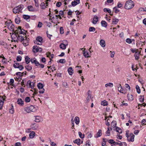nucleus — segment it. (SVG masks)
Listing matches in <instances>:
<instances>
[{
	"instance_id": "obj_56",
	"label": "nucleus",
	"mask_w": 146,
	"mask_h": 146,
	"mask_svg": "<svg viewBox=\"0 0 146 146\" xmlns=\"http://www.w3.org/2000/svg\"><path fill=\"white\" fill-rule=\"evenodd\" d=\"M35 4V6L37 7H38V8H39V5L38 3V0L34 1Z\"/></svg>"
},
{
	"instance_id": "obj_45",
	"label": "nucleus",
	"mask_w": 146,
	"mask_h": 146,
	"mask_svg": "<svg viewBox=\"0 0 146 146\" xmlns=\"http://www.w3.org/2000/svg\"><path fill=\"white\" fill-rule=\"evenodd\" d=\"M106 136H110V133L109 128H108V130L106 131Z\"/></svg>"
},
{
	"instance_id": "obj_60",
	"label": "nucleus",
	"mask_w": 146,
	"mask_h": 146,
	"mask_svg": "<svg viewBox=\"0 0 146 146\" xmlns=\"http://www.w3.org/2000/svg\"><path fill=\"white\" fill-rule=\"evenodd\" d=\"M141 98H139V100L141 102H143L144 101V98L143 97V96H141Z\"/></svg>"
},
{
	"instance_id": "obj_59",
	"label": "nucleus",
	"mask_w": 146,
	"mask_h": 146,
	"mask_svg": "<svg viewBox=\"0 0 146 146\" xmlns=\"http://www.w3.org/2000/svg\"><path fill=\"white\" fill-rule=\"evenodd\" d=\"M59 62L61 63H64L66 62L65 59H60L59 60Z\"/></svg>"
},
{
	"instance_id": "obj_17",
	"label": "nucleus",
	"mask_w": 146,
	"mask_h": 146,
	"mask_svg": "<svg viewBox=\"0 0 146 146\" xmlns=\"http://www.w3.org/2000/svg\"><path fill=\"white\" fill-rule=\"evenodd\" d=\"M102 131L101 129H99L98 130V132L96 134V135L95 136V137L96 138H97L98 137H100L102 135Z\"/></svg>"
},
{
	"instance_id": "obj_34",
	"label": "nucleus",
	"mask_w": 146,
	"mask_h": 146,
	"mask_svg": "<svg viewBox=\"0 0 146 146\" xmlns=\"http://www.w3.org/2000/svg\"><path fill=\"white\" fill-rule=\"evenodd\" d=\"M119 21V20L118 19H117L116 18H115L114 19H113L112 23L113 24H116L118 23Z\"/></svg>"
},
{
	"instance_id": "obj_64",
	"label": "nucleus",
	"mask_w": 146,
	"mask_h": 146,
	"mask_svg": "<svg viewBox=\"0 0 146 146\" xmlns=\"http://www.w3.org/2000/svg\"><path fill=\"white\" fill-rule=\"evenodd\" d=\"M86 144L87 145V146H90V140H88L86 142Z\"/></svg>"
},
{
	"instance_id": "obj_53",
	"label": "nucleus",
	"mask_w": 146,
	"mask_h": 146,
	"mask_svg": "<svg viewBox=\"0 0 146 146\" xmlns=\"http://www.w3.org/2000/svg\"><path fill=\"white\" fill-rule=\"evenodd\" d=\"M36 60V59L35 58H31L30 60V61L32 63H34Z\"/></svg>"
},
{
	"instance_id": "obj_28",
	"label": "nucleus",
	"mask_w": 146,
	"mask_h": 146,
	"mask_svg": "<svg viewBox=\"0 0 146 146\" xmlns=\"http://www.w3.org/2000/svg\"><path fill=\"white\" fill-rule=\"evenodd\" d=\"M23 19H25L27 21L28 19H29L30 18V16L27 15H23Z\"/></svg>"
},
{
	"instance_id": "obj_2",
	"label": "nucleus",
	"mask_w": 146,
	"mask_h": 146,
	"mask_svg": "<svg viewBox=\"0 0 146 146\" xmlns=\"http://www.w3.org/2000/svg\"><path fill=\"white\" fill-rule=\"evenodd\" d=\"M24 7V5L21 4L17 7H15L13 9V13H21Z\"/></svg>"
},
{
	"instance_id": "obj_16",
	"label": "nucleus",
	"mask_w": 146,
	"mask_h": 146,
	"mask_svg": "<svg viewBox=\"0 0 146 146\" xmlns=\"http://www.w3.org/2000/svg\"><path fill=\"white\" fill-rule=\"evenodd\" d=\"M100 44L101 46L103 47L105 46L106 44L105 41L103 39H101L100 41Z\"/></svg>"
},
{
	"instance_id": "obj_6",
	"label": "nucleus",
	"mask_w": 146,
	"mask_h": 146,
	"mask_svg": "<svg viewBox=\"0 0 146 146\" xmlns=\"http://www.w3.org/2000/svg\"><path fill=\"white\" fill-rule=\"evenodd\" d=\"M42 48L39 47L36 45L34 46L33 47V51L35 53L37 52H41L42 50Z\"/></svg>"
},
{
	"instance_id": "obj_47",
	"label": "nucleus",
	"mask_w": 146,
	"mask_h": 146,
	"mask_svg": "<svg viewBox=\"0 0 146 146\" xmlns=\"http://www.w3.org/2000/svg\"><path fill=\"white\" fill-rule=\"evenodd\" d=\"M83 54H84V56L85 57V58H87L89 56V54L88 52H84Z\"/></svg>"
},
{
	"instance_id": "obj_5",
	"label": "nucleus",
	"mask_w": 146,
	"mask_h": 146,
	"mask_svg": "<svg viewBox=\"0 0 146 146\" xmlns=\"http://www.w3.org/2000/svg\"><path fill=\"white\" fill-rule=\"evenodd\" d=\"M24 110L27 113H30L31 112H34L36 109L35 107L31 105L29 107H27L25 108Z\"/></svg>"
},
{
	"instance_id": "obj_41",
	"label": "nucleus",
	"mask_w": 146,
	"mask_h": 146,
	"mask_svg": "<svg viewBox=\"0 0 146 146\" xmlns=\"http://www.w3.org/2000/svg\"><path fill=\"white\" fill-rule=\"evenodd\" d=\"M78 135L82 139L84 138V137L85 135L84 134H82L81 132H79Z\"/></svg>"
},
{
	"instance_id": "obj_14",
	"label": "nucleus",
	"mask_w": 146,
	"mask_h": 146,
	"mask_svg": "<svg viewBox=\"0 0 146 146\" xmlns=\"http://www.w3.org/2000/svg\"><path fill=\"white\" fill-rule=\"evenodd\" d=\"M23 44L25 46H27L29 45V40L27 39L26 38L24 39V40H23Z\"/></svg>"
},
{
	"instance_id": "obj_23",
	"label": "nucleus",
	"mask_w": 146,
	"mask_h": 146,
	"mask_svg": "<svg viewBox=\"0 0 146 146\" xmlns=\"http://www.w3.org/2000/svg\"><path fill=\"white\" fill-rule=\"evenodd\" d=\"M36 40L40 42V43H42L43 39L42 37L40 36H38L36 37Z\"/></svg>"
},
{
	"instance_id": "obj_49",
	"label": "nucleus",
	"mask_w": 146,
	"mask_h": 146,
	"mask_svg": "<svg viewBox=\"0 0 146 146\" xmlns=\"http://www.w3.org/2000/svg\"><path fill=\"white\" fill-rule=\"evenodd\" d=\"M31 83H32V82H31V81L30 80H29L27 82V85H29V87L30 88H31V89H32L33 88H32V85H31Z\"/></svg>"
},
{
	"instance_id": "obj_8",
	"label": "nucleus",
	"mask_w": 146,
	"mask_h": 146,
	"mask_svg": "<svg viewBox=\"0 0 146 146\" xmlns=\"http://www.w3.org/2000/svg\"><path fill=\"white\" fill-rule=\"evenodd\" d=\"M27 9L29 11L31 12H35L37 11V10H35L33 7L31 5L28 6L27 7Z\"/></svg>"
},
{
	"instance_id": "obj_36",
	"label": "nucleus",
	"mask_w": 146,
	"mask_h": 146,
	"mask_svg": "<svg viewBox=\"0 0 146 146\" xmlns=\"http://www.w3.org/2000/svg\"><path fill=\"white\" fill-rule=\"evenodd\" d=\"M105 86L106 87H107L108 86L110 87H112L113 86V84L112 83H109L106 84Z\"/></svg>"
},
{
	"instance_id": "obj_44",
	"label": "nucleus",
	"mask_w": 146,
	"mask_h": 146,
	"mask_svg": "<svg viewBox=\"0 0 146 146\" xmlns=\"http://www.w3.org/2000/svg\"><path fill=\"white\" fill-rule=\"evenodd\" d=\"M25 68L28 71H30L32 69L31 66H30L29 65L25 66Z\"/></svg>"
},
{
	"instance_id": "obj_25",
	"label": "nucleus",
	"mask_w": 146,
	"mask_h": 146,
	"mask_svg": "<svg viewBox=\"0 0 146 146\" xmlns=\"http://www.w3.org/2000/svg\"><path fill=\"white\" fill-rule=\"evenodd\" d=\"M18 33H19V34H23L24 35H25L26 34V31L25 30L22 29L20 31L19 30Z\"/></svg>"
},
{
	"instance_id": "obj_22",
	"label": "nucleus",
	"mask_w": 146,
	"mask_h": 146,
	"mask_svg": "<svg viewBox=\"0 0 146 146\" xmlns=\"http://www.w3.org/2000/svg\"><path fill=\"white\" fill-rule=\"evenodd\" d=\"M31 128L33 130H36L37 128V126H36L35 123H33L31 125Z\"/></svg>"
},
{
	"instance_id": "obj_33",
	"label": "nucleus",
	"mask_w": 146,
	"mask_h": 146,
	"mask_svg": "<svg viewBox=\"0 0 146 146\" xmlns=\"http://www.w3.org/2000/svg\"><path fill=\"white\" fill-rule=\"evenodd\" d=\"M104 11L106 13L108 12L110 14L111 11L110 9H109L105 8L104 9Z\"/></svg>"
},
{
	"instance_id": "obj_7",
	"label": "nucleus",
	"mask_w": 146,
	"mask_h": 146,
	"mask_svg": "<svg viewBox=\"0 0 146 146\" xmlns=\"http://www.w3.org/2000/svg\"><path fill=\"white\" fill-rule=\"evenodd\" d=\"M37 86L39 89H42L41 90L39 91V93L40 94L43 93L45 91L44 89L43 88L44 87L43 85L41 83H39L38 84Z\"/></svg>"
},
{
	"instance_id": "obj_62",
	"label": "nucleus",
	"mask_w": 146,
	"mask_h": 146,
	"mask_svg": "<svg viewBox=\"0 0 146 146\" xmlns=\"http://www.w3.org/2000/svg\"><path fill=\"white\" fill-rule=\"evenodd\" d=\"M87 134H88V137L91 138L92 136V134L91 133H90L89 132L87 133Z\"/></svg>"
},
{
	"instance_id": "obj_50",
	"label": "nucleus",
	"mask_w": 146,
	"mask_h": 146,
	"mask_svg": "<svg viewBox=\"0 0 146 146\" xmlns=\"http://www.w3.org/2000/svg\"><path fill=\"white\" fill-rule=\"evenodd\" d=\"M126 42L128 44H131L132 42L131 39L129 38H127L125 40Z\"/></svg>"
},
{
	"instance_id": "obj_55",
	"label": "nucleus",
	"mask_w": 146,
	"mask_h": 146,
	"mask_svg": "<svg viewBox=\"0 0 146 146\" xmlns=\"http://www.w3.org/2000/svg\"><path fill=\"white\" fill-rule=\"evenodd\" d=\"M14 82V80L13 79H11L10 80V85H11L12 86H14V84H13V83Z\"/></svg>"
},
{
	"instance_id": "obj_46",
	"label": "nucleus",
	"mask_w": 146,
	"mask_h": 146,
	"mask_svg": "<svg viewBox=\"0 0 146 146\" xmlns=\"http://www.w3.org/2000/svg\"><path fill=\"white\" fill-rule=\"evenodd\" d=\"M118 90L120 92L123 93V92H122L123 91V89L120 84L119 85V86L118 88Z\"/></svg>"
},
{
	"instance_id": "obj_39",
	"label": "nucleus",
	"mask_w": 146,
	"mask_h": 146,
	"mask_svg": "<svg viewBox=\"0 0 146 146\" xmlns=\"http://www.w3.org/2000/svg\"><path fill=\"white\" fill-rule=\"evenodd\" d=\"M35 121L37 122H38L40 121V117L39 116H35Z\"/></svg>"
},
{
	"instance_id": "obj_15",
	"label": "nucleus",
	"mask_w": 146,
	"mask_h": 146,
	"mask_svg": "<svg viewBox=\"0 0 146 146\" xmlns=\"http://www.w3.org/2000/svg\"><path fill=\"white\" fill-rule=\"evenodd\" d=\"M68 45V44H65L63 43H61L59 45V47L62 50H64L66 48V46Z\"/></svg>"
},
{
	"instance_id": "obj_11",
	"label": "nucleus",
	"mask_w": 146,
	"mask_h": 146,
	"mask_svg": "<svg viewBox=\"0 0 146 146\" xmlns=\"http://www.w3.org/2000/svg\"><path fill=\"white\" fill-rule=\"evenodd\" d=\"M98 21V18L96 16H95L93 18L92 23L94 24H96Z\"/></svg>"
},
{
	"instance_id": "obj_63",
	"label": "nucleus",
	"mask_w": 146,
	"mask_h": 146,
	"mask_svg": "<svg viewBox=\"0 0 146 146\" xmlns=\"http://www.w3.org/2000/svg\"><path fill=\"white\" fill-rule=\"evenodd\" d=\"M62 5V3L60 2H58L56 4V6L58 7H60Z\"/></svg>"
},
{
	"instance_id": "obj_19",
	"label": "nucleus",
	"mask_w": 146,
	"mask_h": 146,
	"mask_svg": "<svg viewBox=\"0 0 146 146\" xmlns=\"http://www.w3.org/2000/svg\"><path fill=\"white\" fill-rule=\"evenodd\" d=\"M17 103L18 104L21 106H23L24 104L23 101L21 98L18 99L17 101Z\"/></svg>"
},
{
	"instance_id": "obj_42",
	"label": "nucleus",
	"mask_w": 146,
	"mask_h": 146,
	"mask_svg": "<svg viewBox=\"0 0 146 146\" xmlns=\"http://www.w3.org/2000/svg\"><path fill=\"white\" fill-rule=\"evenodd\" d=\"M136 88L137 90V92L138 94H140L141 92L139 86L137 85L136 86Z\"/></svg>"
},
{
	"instance_id": "obj_26",
	"label": "nucleus",
	"mask_w": 146,
	"mask_h": 146,
	"mask_svg": "<svg viewBox=\"0 0 146 146\" xmlns=\"http://www.w3.org/2000/svg\"><path fill=\"white\" fill-rule=\"evenodd\" d=\"M24 39L23 37L22 36L19 35L17 38V41L19 40L22 42L24 40Z\"/></svg>"
},
{
	"instance_id": "obj_51",
	"label": "nucleus",
	"mask_w": 146,
	"mask_h": 146,
	"mask_svg": "<svg viewBox=\"0 0 146 146\" xmlns=\"http://www.w3.org/2000/svg\"><path fill=\"white\" fill-rule=\"evenodd\" d=\"M31 100L30 98L29 97H27L25 98V101L26 102H29Z\"/></svg>"
},
{
	"instance_id": "obj_1",
	"label": "nucleus",
	"mask_w": 146,
	"mask_h": 146,
	"mask_svg": "<svg viewBox=\"0 0 146 146\" xmlns=\"http://www.w3.org/2000/svg\"><path fill=\"white\" fill-rule=\"evenodd\" d=\"M134 6L133 1L131 0L127 1L125 3L124 8L126 9H132Z\"/></svg>"
},
{
	"instance_id": "obj_9",
	"label": "nucleus",
	"mask_w": 146,
	"mask_h": 146,
	"mask_svg": "<svg viewBox=\"0 0 146 146\" xmlns=\"http://www.w3.org/2000/svg\"><path fill=\"white\" fill-rule=\"evenodd\" d=\"M80 3V0H74V1L72 2L71 5L72 6L74 7L77 4H79Z\"/></svg>"
},
{
	"instance_id": "obj_3",
	"label": "nucleus",
	"mask_w": 146,
	"mask_h": 146,
	"mask_svg": "<svg viewBox=\"0 0 146 146\" xmlns=\"http://www.w3.org/2000/svg\"><path fill=\"white\" fill-rule=\"evenodd\" d=\"M19 30H17L14 33H12L11 35L12 39L13 40L14 42H17V35H18Z\"/></svg>"
},
{
	"instance_id": "obj_35",
	"label": "nucleus",
	"mask_w": 146,
	"mask_h": 146,
	"mask_svg": "<svg viewBox=\"0 0 146 146\" xmlns=\"http://www.w3.org/2000/svg\"><path fill=\"white\" fill-rule=\"evenodd\" d=\"M15 63L13 64V66L15 68H17L20 65H19V63L16 62H15V61H14Z\"/></svg>"
},
{
	"instance_id": "obj_29",
	"label": "nucleus",
	"mask_w": 146,
	"mask_h": 146,
	"mask_svg": "<svg viewBox=\"0 0 146 146\" xmlns=\"http://www.w3.org/2000/svg\"><path fill=\"white\" fill-rule=\"evenodd\" d=\"M35 135V133L34 131H32L29 134V137L31 138H33Z\"/></svg>"
},
{
	"instance_id": "obj_30",
	"label": "nucleus",
	"mask_w": 146,
	"mask_h": 146,
	"mask_svg": "<svg viewBox=\"0 0 146 146\" xmlns=\"http://www.w3.org/2000/svg\"><path fill=\"white\" fill-rule=\"evenodd\" d=\"M75 121L76 124L78 125L79 123L80 119L79 117L78 116H76L75 118Z\"/></svg>"
},
{
	"instance_id": "obj_43",
	"label": "nucleus",
	"mask_w": 146,
	"mask_h": 146,
	"mask_svg": "<svg viewBox=\"0 0 146 146\" xmlns=\"http://www.w3.org/2000/svg\"><path fill=\"white\" fill-rule=\"evenodd\" d=\"M95 28L94 27H90L89 28V32H94L95 31Z\"/></svg>"
},
{
	"instance_id": "obj_38",
	"label": "nucleus",
	"mask_w": 146,
	"mask_h": 146,
	"mask_svg": "<svg viewBox=\"0 0 146 146\" xmlns=\"http://www.w3.org/2000/svg\"><path fill=\"white\" fill-rule=\"evenodd\" d=\"M101 104L104 106H106L108 105V102L106 100H104V101L101 102Z\"/></svg>"
},
{
	"instance_id": "obj_21",
	"label": "nucleus",
	"mask_w": 146,
	"mask_h": 146,
	"mask_svg": "<svg viewBox=\"0 0 146 146\" xmlns=\"http://www.w3.org/2000/svg\"><path fill=\"white\" fill-rule=\"evenodd\" d=\"M68 72L70 75H72L73 73V70L72 67L69 68L68 70Z\"/></svg>"
},
{
	"instance_id": "obj_4",
	"label": "nucleus",
	"mask_w": 146,
	"mask_h": 146,
	"mask_svg": "<svg viewBox=\"0 0 146 146\" xmlns=\"http://www.w3.org/2000/svg\"><path fill=\"white\" fill-rule=\"evenodd\" d=\"M5 24L6 25L7 28L9 29L13 32L14 31V28L15 27V26L12 23V22L10 21H7L5 22Z\"/></svg>"
},
{
	"instance_id": "obj_31",
	"label": "nucleus",
	"mask_w": 146,
	"mask_h": 146,
	"mask_svg": "<svg viewBox=\"0 0 146 146\" xmlns=\"http://www.w3.org/2000/svg\"><path fill=\"white\" fill-rule=\"evenodd\" d=\"M117 125L116 122L115 121H113L111 123V126H112L113 128L116 127Z\"/></svg>"
},
{
	"instance_id": "obj_48",
	"label": "nucleus",
	"mask_w": 146,
	"mask_h": 146,
	"mask_svg": "<svg viewBox=\"0 0 146 146\" xmlns=\"http://www.w3.org/2000/svg\"><path fill=\"white\" fill-rule=\"evenodd\" d=\"M11 106L12 108L10 110L9 112L11 113V114H13L14 113V110L13 108V105L12 104H11Z\"/></svg>"
},
{
	"instance_id": "obj_57",
	"label": "nucleus",
	"mask_w": 146,
	"mask_h": 146,
	"mask_svg": "<svg viewBox=\"0 0 146 146\" xmlns=\"http://www.w3.org/2000/svg\"><path fill=\"white\" fill-rule=\"evenodd\" d=\"M113 9L115 10V13H117L119 11V10L116 7H115L113 8Z\"/></svg>"
},
{
	"instance_id": "obj_20",
	"label": "nucleus",
	"mask_w": 146,
	"mask_h": 146,
	"mask_svg": "<svg viewBox=\"0 0 146 146\" xmlns=\"http://www.w3.org/2000/svg\"><path fill=\"white\" fill-rule=\"evenodd\" d=\"M101 24L103 27H107V23L105 21H102L101 22Z\"/></svg>"
},
{
	"instance_id": "obj_10",
	"label": "nucleus",
	"mask_w": 146,
	"mask_h": 146,
	"mask_svg": "<svg viewBox=\"0 0 146 146\" xmlns=\"http://www.w3.org/2000/svg\"><path fill=\"white\" fill-rule=\"evenodd\" d=\"M130 139L127 138V141H134V138L135 137V135L133 134V133H130Z\"/></svg>"
},
{
	"instance_id": "obj_24",
	"label": "nucleus",
	"mask_w": 146,
	"mask_h": 146,
	"mask_svg": "<svg viewBox=\"0 0 146 146\" xmlns=\"http://www.w3.org/2000/svg\"><path fill=\"white\" fill-rule=\"evenodd\" d=\"M24 74V72H23L22 73H21L20 72H17L16 73V74L18 76H19V78H21H21L22 76H23V74Z\"/></svg>"
},
{
	"instance_id": "obj_58",
	"label": "nucleus",
	"mask_w": 146,
	"mask_h": 146,
	"mask_svg": "<svg viewBox=\"0 0 146 146\" xmlns=\"http://www.w3.org/2000/svg\"><path fill=\"white\" fill-rule=\"evenodd\" d=\"M62 84L63 86L65 88H67L68 87V86L67 83L66 82H63Z\"/></svg>"
},
{
	"instance_id": "obj_61",
	"label": "nucleus",
	"mask_w": 146,
	"mask_h": 146,
	"mask_svg": "<svg viewBox=\"0 0 146 146\" xmlns=\"http://www.w3.org/2000/svg\"><path fill=\"white\" fill-rule=\"evenodd\" d=\"M139 11H146V7L145 8H140L139 9Z\"/></svg>"
},
{
	"instance_id": "obj_54",
	"label": "nucleus",
	"mask_w": 146,
	"mask_h": 146,
	"mask_svg": "<svg viewBox=\"0 0 146 146\" xmlns=\"http://www.w3.org/2000/svg\"><path fill=\"white\" fill-rule=\"evenodd\" d=\"M22 57L21 56H17L16 60L17 61H21V60Z\"/></svg>"
},
{
	"instance_id": "obj_18",
	"label": "nucleus",
	"mask_w": 146,
	"mask_h": 146,
	"mask_svg": "<svg viewBox=\"0 0 146 146\" xmlns=\"http://www.w3.org/2000/svg\"><path fill=\"white\" fill-rule=\"evenodd\" d=\"M80 139H78L74 140L73 141V142L74 143L77 144L78 145H80Z\"/></svg>"
},
{
	"instance_id": "obj_52",
	"label": "nucleus",
	"mask_w": 146,
	"mask_h": 146,
	"mask_svg": "<svg viewBox=\"0 0 146 146\" xmlns=\"http://www.w3.org/2000/svg\"><path fill=\"white\" fill-rule=\"evenodd\" d=\"M60 33L61 34H62L64 33V29L62 27H61L60 29Z\"/></svg>"
},
{
	"instance_id": "obj_27",
	"label": "nucleus",
	"mask_w": 146,
	"mask_h": 146,
	"mask_svg": "<svg viewBox=\"0 0 146 146\" xmlns=\"http://www.w3.org/2000/svg\"><path fill=\"white\" fill-rule=\"evenodd\" d=\"M30 59L29 57L28 56H26L25 58V62L27 64L29 63L30 61Z\"/></svg>"
},
{
	"instance_id": "obj_32",
	"label": "nucleus",
	"mask_w": 146,
	"mask_h": 146,
	"mask_svg": "<svg viewBox=\"0 0 146 146\" xmlns=\"http://www.w3.org/2000/svg\"><path fill=\"white\" fill-rule=\"evenodd\" d=\"M115 130L117 132L120 133H122V130L119 127H116Z\"/></svg>"
},
{
	"instance_id": "obj_37",
	"label": "nucleus",
	"mask_w": 146,
	"mask_h": 146,
	"mask_svg": "<svg viewBox=\"0 0 146 146\" xmlns=\"http://www.w3.org/2000/svg\"><path fill=\"white\" fill-rule=\"evenodd\" d=\"M15 23L17 24L19 23L20 22V18L18 17L16 18L15 19Z\"/></svg>"
},
{
	"instance_id": "obj_12",
	"label": "nucleus",
	"mask_w": 146,
	"mask_h": 146,
	"mask_svg": "<svg viewBox=\"0 0 146 146\" xmlns=\"http://www.w3.org/2000/svg\"><path fill=\"white\" fill-rule=\"evenodd\" d=\"M137 50V51L135 52L134 55L136 60H138L139 59V55L140 54V52H139L138 51V50Z\"/></svg>"
},
{
	"instance_id": "obj_13",
	"label": "nucleus",
	"mask_w": 146,
	"mask_h": 146,
	"mask_svg": "<svg viewBox=\"0 0 146 146\" xmlns=\"http://www.w3.org/2000/svg\"><path fill=\"white\" fill-rule=\"evenodd\" d=\"M46 7L45 6V4L44 2H42L41 3V4L40 5V6L41 7V9H44L46 7V6H48V3L47 2H46Z\"/></svg>"
},
{
	"instance_id": "obj_40",
	"label": "nucleus",
	"mask_w": 146,
	"mask_h": 146,
	"mask_svg": "<svg viewBox=\"0 0 146 146\" xmlns=\"http://www.w3.org/2000/svg\"><path fill=\"white\" fill-rule=\"evenodd\" d=\"M127 97L128 98V100H129L132 101L133 99L132 95H129L128 94Z\"/></svg>"
}]
</instances>
